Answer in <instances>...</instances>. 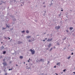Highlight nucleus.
<instances>
[{
    "mask_svg": "<svg viewBox=\"0 0 75 75\" xmlns=\"http://www.w3.org/2000/svg\"><path fill=\"white\" fill-rule=\"evenodd\" d=\"M3 64L4 65V66L7 65V63L6 62L3 63Z\"/></svg>",
    "mask_w": 75,
    "mask_h": 75,
    "instance_id": "6e6552de",
    "label": "nucleus"
},
{
    "mask_svg": "<svg viewBox=\"0 0 75 75\" xmlns=\"http://www.w3.org/2000/svg\"><path fill=\"white\" fill-rule=\"evenodd\" d=\"M45 40H47V38H45Z\"/></svg>",
    "mask_w": 75,
    "mask_h": 75,
    "instance_id": "79ce46f5",
    "label": "nucleus"
},
{
    "mask_svg": "<svg viewBox=\"0 0 75 75\" xmlns=\"http://www.w3.org/2000/svg\"><path fill=\"white\" fill-rule=\"evenodd\" d=\"M5 38H6V39H7V38H6V37Z\"/></svg>",
    "mask_w": 75,
    "mask_h": 75,
    "instance_id": "13d9d810",
    "label": "nucleus"
},
{
    "mask_svg": "<svg viewBox=\"0 0 75 75\" xmlns=\"http://www.w3.org/2000/svg\"><path fill=\"white\" fill-rule=\"evenodd\" d=\"M53 3H54V0H52L51 1V4H50V6H51L52 5Z\"/></svg>",
    "mask_w": 75,
    "mask_h": 75,
    "instance_id": "20e7f679",
    "label": "nucleus"
},
{
    "mask_svg": "<svg viewBox=\"0 0 75 75\" xmlns=\"http://www.w3.org/2000/svg\"><path fill=\"white\" fill-rule=\"evenodd\" d=\"M3 62H4L5 61V59H4L3 60Z\"/></svg>",
    "mask_w": 75,
    "mask_h": 75,
    "instance_id": "2f4dec72",
    "label": "nucleus"
},
{
    "mask_svg": "<svg viewBox=\"0 0 75 75\" xmlns=\"http://www.w3.org/2000/svg\"><path fill=\"white\" fill-rule=\"evenodd\" d=\"M6 28H2V30H6Z\"/></svg>",
    "mask_w": 75,
    "mask_h": 75,
    "instance_id": "a211bd4d",
    "label": "nucleus"
},
{
    "mask_svg": "<svg viewBox=\"0 0 75 75\" xmlns=\"http://www.w3.org/2000/svg\"><path fill=\"white\" fill-rule=\"evenodd\" d=\"M59 63H58L57 64V65H58V64H59Z\"/></svg>",
    "mask_w": 75,
    "mask_h": 75,
    "instance_id": "ea45409f",
    "label": "nucleus"
},
{
    "mask_svg": "<svg viewBox=\"0 0 75 75\" xmlns=\"http://www.w3.org/2000/svg\"><path fill=\"white\" fill-rule=\"evenodd\" d=\"M27 69H30V67H29L28 68H27Z\"/></svg>",
    "mask_w": 75,
    "mask_h": 75,
    "instance_id": "c85d7f7f",
    "label": "nucleus"
},
{
    "mask_svg": "<svg viewBox=\"0 0 75 75\" xmlns=\"http://www.w3.org/2000/svg\"><path fill=\"white\" fill-rule=\"evenodd\" d=\"M74 54V53H73V52L71 53V55H72Z\"/></svg>",
    "mask_w": 75,
    "mask_h": 75,
    "instance_id": "4c0bfd02",
    "label": "nucleus"
},
{
    "mask_svg": "<svg viewBox=\"0 0 75 75\" xmlns=\"http://www.w3.org/2000/svg\"><path fill=\"white\" fill-rule=\"evenodd\" d=\"M55 28L57 30H58V29L57 27H55Z\"/></svg>",
    "mask_w": 75,
    "mask_h": 75,
    "instance_id": "a878e982",
    "label": "nucleus"
},
{
    "mask_svg": "<svg viewBox=\"0 0 75 75\" xmlns=\"http://www.w3.org/2000/svg\"><path fill=\"white\" fill-rule=\"evenodd\" d=\"M39 62H40V61H41V62H44V60L42 59H40V60H39Z\"/></svg>",
    "mask_w": 75,
    "mask_h": 75,
    "instance_id": "0eeeda50",
    "label": "nucleus"
},
{
    "mask_svg": "<svg viewBox=\"0 0 75 75\" xmlns=\"http://www.w3.org/2000/svg\"><path fill=\"white\" fill-rule=\"evenodd\" d=\"M28 42H32V41H31V40H28Z\"/></svg>",
    "mask_w": 75,
    "mask_h": 75,
    "instance_id": "393cba45",
    "label": "nucleus"
},
{
    "mask_svg": "<svg viewBox=\"0 0 75 75\" xmlns=\"http://www.w3.org/2000/svg\"><path fill=\"white\" fill-rule=\"evenodd\" d=\"M25 62H24L23 64H25Z\"/></svg>",
    "mask_w": 75,
    "mask_h": 75,
    "instance_id": "e2e57ef3",
    "label": "nucleus"
},
{
    "mask_svg": "<svg viewBox=\"0 0 75 75\" xmlns=\"http://www.w3.org/2000/svg\"><path fill=\"white\" fill-rule=\"evenodd\" d=\"M11 70H13V69H12V68L11 69H8V71H11Z\"/></svg>",
    "mask_w": 75,
    "mask_h": 75,
    "instance_id": "bb28decb",
    "label": "nucleus"
},
{
    "mask_svg": "<svg viewBox=\"0 0 75 75\" xmlns=\"http://www.w3.org/2000/svg\"><path fill=\"white\" fill-rule=\"evenodd\" d=\"M1 44H3V42H1Z\"/></svg>",
    "mask_w": 75,
    "mask_h": 75,
    "instance_id": "4d7b16f0",
    "label": "nucleus"
},
{
    "mask_svg": "<svg viewBox=\"0 0 75 75\" xmlns=\"http://www.w3.org/2000/svg\"><path fill=\"white\" fill-rule=\"evenodd\" d=\"M52 38H51V39H50V38H48V40H47V41H48V42H50V41H52Z\"/></svg>",
    "mask_w": 75,
    "mask_h": 75,
    "instance_id": "39448f33",
    "label": "nucleus"
},
{
    "mask_svg": "<svg viewBox=\"0 0 75 75\" xmlns=\"http://www.w3.org/2000/svg\"><path fill=\"white\" fill-rule=\"evenodd\" d=\"M20 58L21 59H23V57L22 56H20Z\"/></svg>",
    "mask_w": 75,
    "mask_h": 75,
    "instance_id": "2eb2a0df",
    "label": "nucleus"
},
{
    "mask_svg": "<svg viewBox=\"0 0 75 75\" xmlns=\"http://www.w3.org/2000/svg\"><path fill=\"white\" fill-rule=\"evenodd\" d=\"M28 67V66H27V67Z\"/></svg>",
    "mask_w": 75,
    "mask_h": 75,
    "instance_id": "338daca9",
    "label": "nucleus"
},
{
    "mask_svg": "<svg viewBox=\"0 0 75 75\" xmlns=\"http://www.w3.org/2000/svg\"><path fill=\"white\" fill-rule=\"evenodd\" d=\"M55 74H56V75H58V74H57V73H55Z\"/></svg>",
    "mask_w": 75,
    "mask_h": 75,
    "instance_id": "a18cd8bd",
    "label": "nucleus"
},
{
    "mask_svg": "<svg viewBox=\"0 0 75 75\" xmlns=\"http://www.w3.org/2000/svg\"><path fill=\"white\" fill-rule=\"evenodd\" d=\"M12 2H13V3L15 4H17V1H16V0H13Z\"/></svg>",
    "mask_w": 75,
    "mask_h": 75,
    "instance_id": "7ed1b4c3",
    "label": "nucleus"
},
{
    "mask_svg": "<svg viewBox=\"0 0 75 75\" xmlns=\"http://www.w3.org/2000/svg\"><path fill=\"white\" fill-rule=\"evenodd\" d=\"M18 42L19 44H21V43H22L20 41H19Z\"/></svg>",
    "mask_w": 75,
    "mask_h": 75,
    "instance_id": "6ab92c4d",
    "label": "nucleus"
},
{
    "mask_svg": "<svg viewBox=\"0 0 75 75\" xmlns=\"http://www.w3.org/2000/svg\"><path fill=\"white\" fill-rule=\"evenodd\" d=\"M71 11H72V10H70Z\"/></svg>",
    "mask_w": 75,
    "mask_h": 75,
    "instance_id": "0e129e2a",
    "label": "nucleus"
},
{
    "mask_svg": "<svg viewBox=\"0 0 75 75\" xmlns=\"http://www.w3.org/2000/svg\"><path fill=\"white\" fill-rule=\"evenodd\" d=\"M61 11H63V10L62 9Z\"/></svg>",
    "mask_w": 75,
    "mask_h": 75,
    "instance_id": "de8ad7c7",
    "label": "nucleus"
},
{
    "mask_svg": "<svg viewBox=\"0 0 75 75\" xmlns=\"http://www.w3.org/2000/svg\"><path fill=\"white\" fill-rule=\"evenodd\" d=\"M67 38L66 37H65L64 38H63V40H66V39Z\"/></svg>",
    "mask_w": 75,
    "mask_h": 75,
    "instance_id": "5701e85b",
    "label": "nucleus"
},
{
    "mask_svg": "<svg viewBox=\"0 0 75 75\" xmlns=\"http://www.w3.org/2000/svg\"><path fill=\"white\" fill-rule=\"evenodd\" d=\"M52 48H51L50 49V51H52Z\"/></svg>",
    "mask_w": 75,
    "mask_h": 75,
    "instance_id": "4be33fe9",
    "label": "nucleus"
},
{
    "mask_svg": "<svg viewBox=\"0 0 75 75\" xmlns=\"http://www.w3.org/2000/svg\"><path fill=\"white\" fill-rule=\"evenodd\" d=\"M73 74H75V72H73Z\"/></svg>",
    "mask_w": 75,
    "mask_h": 75,
    "instance_id": "09e8293b",
    "label": "nucleus"
},
{
    "mask_svg": "<svg viewBox=\"0 0 75 75\" xmlns=\"http://www.w3.org/2000/svg\"><path fill=\"white\" fill-rule=\"evenodd\" d=\"M66 48L65 47V48H64V50H65Z\"/></svg>",
    "mask_w": 75,
    "mask_h": 75,
    "instance_id": "5fc2aeb1",
    "label": "nucleus"
},
{
    "mask_svg": "<svg viewBox=\"0 0 75 75\" xmlns=\"http://www.w3.org/2000/svg\"><path fill=\"white\" fill-rule=\"evenodd\" d=\"M31 38V36H27L26 38Z\"/></svg>",
    "mask_w": 75,
    "mask_h": 75,
    "instance_id": "423d86ee",
    "label": "nucleus"
},
{
    "mask_svg": "<svg viewBox=\"0 0 75 75\" xmlns=\"http://www.w3.org/2000/svg\"><path fill=\"white\" fill-rule=\"evenodd\" d=\"M16 66H17H17H18V65H17V64H16Z\"/></svg>",
    "mask_w": 75,
    "mask_h": 75,
    "instance_id": "603ef678",
    "label": "nucleus"
},
{
    "mask_svg": "<svg viewBox=\"0 0 75 75\" xmlns=\"http://www.w3.org/2000/svg\"><path fill=\"white\" fill-rule=\"evenodd\" d=\"M2 3H1L0 4V5L2 4Z\"/></svg>",
    "mask_w": 75,
    "mask_h": 75,
    "instance_id": "052dcab7",
    "label": "nucleus"
},
{
    "mask_svg": "<svg viewBox=\"0 0 75 75\" xmlns=\"http://www.w3.org/2000/svg\"><path fill=\"white\" fill-rule=\"evenodd\" d=\"M10 17L12 18L13 21H16V19L14 18V16H13V15H11Z\"/></svg>",
    "mask_w": 75,
    "mask_h": 75,
    "instance_id": "f257e3e1",
    "label": "nucleus"
},
{
    "mask_svg": "<svg viewBox=\"0 0 75 75\" xmlns=\"http://www.w3.org/2000/svg\"><path fill=\"white\" fill-rule=\"evenodd\" d=\"M44 12H45V13H44L46 14V11H44Z\"/></svg>",
    "mask_w": 75,
    "mask_h": 75,
    "instance_id": "f704fd0d",
    "label": "nucleus"
},
{
    "mask_svg": "<svg viewBox=\"0 0 75 75\" xmlns=\"http://www.w3.org/2000/svg\"><path fill=\"white\" fill-rule=\"evenodd\" d=\"M44 7L45 8V7H46V6H44Z\"/></svg>",
    "mask_w": 75,
    "mask_h": 75,
    "instance_id": "c03bdc74",
    "label": "nucleus"
},
{
    "mask_svg": "<svg viewBox=\"0 0 75 75\" xmlns=\"http://www.w3.org/2000/svg\"><path fill=\"white\" fill-rule=\"evenodd\" d=\"M49 50L48 48H47L46 49V50Z\"/></svg>",
    "mask_w": 75,
    "mask_h": 75,
    "instance_id": "e433bc0d",
    "label": "nucleus"
},
{
    "mask_svg": "<svg viewBox=\"0 0 75 75\" xmlns=\"http://www.w3.org/2000/svg\"><path fill=\"white\" fill-rule=\"evenodd\" d=\"M6 53V51H4L3 52V54H5Z\"/></svg>",
    "mask_w": 75,
    "mask_h": 75,
    "instance_id": "f3484780",
    "label": "nucleus"
},
{
    "mask_svg": "<svg viewBox=\"0 0 75 75\" xmlns=\"http://www.w3.org/2000/svg\"><path fill=\"white\" fill-rule=\"evenodd\" d=\"M62 73H63V72H62L61 73V74H62Z\"/></svg>",
    "mask_w": 75,
    "mask_h": 75,
    "instance_id": "bf43d9fd",
    "label": "nucleus"
},
{
    "mask_svg": "<svg viewBox=\"0 0 75 75\" xmlns=\"http://www.w3.org/2000/svg\"><path fill=\"white\" fill-rule=\"evenodd\" d=\"M45 13H44L43 14V16H45Z\"/></svg>",
    "mask_w": 75,
    "mask_h": 75,
    "instance_id": "473e14b6",
    "label": "nucleus"
},
{
    "mask_svg": "<svg viewBox=\"0 0 75 75\" xmlns=\"http://www.w3.org/2000/svg\"><path fill=\"white\" fill-rule=\"evenodd\" d=\"M44 34H46V33H44Z\"/></svg>",
    "mask_w": 75,
    "mask_h": 75,
    "instance_id": "6e6d98bb",
    "label": "nucleus"
},
{
    "mask_svg": "<svg viewBox=\"0 0 75 75\" xmlns=\"http://www.w3.org/2000/svg\"><path fill=\"white\" fill-rule=\"evenodd\" d=\"M6 27H8V28H10V26H8V25H6Z\"/></svg>",
    "mask_w": 75,
    "mask_h": 75,
    "instance_id": "aec40b11",
    "label": "nucleus"
},
{
    "mask_svg": "<svg viewBox=\"0 0 75 75\" xmlns=\"http://www.w3.org/2000/svg\"><path fill=\"white\" fill-rule=\"evenodd\" d=\"M25 30H23L21 31V33H25Z\"/></svg>",
    "mask_w": 75,
    "mask_h": 75,
    "instance_id": "412c9836",
    "label": "nucleus"
},
{
    "mask_svg": "<svg viewBox=\"0 0 75 75\" xmlns=\"http://www.w3.org/2000/svg\"><path fill=\"white\" fill-rule=\"evenodd\" d=\"M43 41H45V40H43Z\"/></svg>",
    "mask_w": 75,
    "mask_h": 75,
    "instance_id": "864d4df0",
    "label": "nucleus"
},
{
    "mask_svg": "<svg viewBox=\"0 0 75 75\" xmlns=\"http://www.w3.org/2000/svg\"><path fill=\"white\" fill-rule=\"evenodd\" d=\"M70 58H71V56H70L69 57H68L67 59H70Z\"/></svg>",
    "mask_w": 75,
    "mask_h": 75,
    "instance_id": "cd10ccee",
    "label": "nucleus"
},
{
    "mask_svg": "<svg viewBox=\"0 0 75 75\" xmlns=\"http://www.w3.org/2000/svg\"><path fill=\"white\" fill-rule=\"evenodd\" d=\"M4 48V47L3 46H2V47H1V50H3Z\"/></svg>",
    "mask_w": 75,
    "mask_h": 75,
    "instance_id": "9b49d317",
    "label": "nucleus"
},
{
    "mask_svg": "<svg viewBox=\"0 0 75 75\" xmlns=\"http://www.w3.org/2000/svg\"><path fill=\"white\" fill-rule=\"evenodd\" d=\"M28 62H30V60H28Z\"/></svg>",
    "mask_w": 75,
    "mask_h": 75,
    "instance_id": "3c124183",
    "label": "nucleus"
},
{
    "mask_svg": "<svg viewBox=\"0 0 75 75\" xmlns=\"http://www.w3.org/2000/svg\"><path fill=\"white\" fill-rule=\"evenodd\" d=\"M22 4H21V6H24V2H21Z\"/></svg>",
    "mask_w": 75,
    "mask_h": 75,
    "instance_id": "f8f14e48",
    "label": "nucleus"
},
{
    "mask_svg": "<svg viewBox=\"0 0 75 75\" xmlns=\"http://www.w3.org/2000/svg\"><path fill=\"white\" fill-rule=\"evenodd\" d=\"M26 33H30V31H29L28 30H26Z\"/></svg>",
    "mask_w": 75,
    "mask_h": 75,
    "instance_id": "4468645a",
    "label": "nucleus"
},
{
    "mask_svg": "<svg viewBox=\"0 0 75 75\" xmlns=\"http://www.w3.org/2000/svg\"><path fill=\"white\" fill-rule=\"evenodd\" d=\"M1 3H4V2H3V1H1Z\"/></svg>",
    "mask_w": 75,
    "mask_h": 75,
    "instance_id": "37998d69",
    "label": "nucleus"
},
{
    "mask_svg": "<svg viewBox=\"0 0 75 75\" xmlns=\"http://www.w3.org/2000/svg\"><path fill=\"white\" fill-rule=\"evenodd\" d=\"M65 71H66V69H64L63 70V72H65Z\"/></svg>",
    "mask_w": 75,
    "mask_h": 75,
    "instance_id": "c756f323",
    "label": "nucleus"
},
{
    "mask_svg": "<svg viewBox=\"0 0 75 75\" xmlns=\"http://www.w3.org/2000/svg\"><path fill=\"white\" fill-rule=\"evenodd\" d=\"M51 44H49V45H48V47H49V48H50V47H51Z\"/></svg>",
    "mask_w": 75,
    "mask_h": 75,
    "instance_id": "1a4fd4ad",
    "label": "nucleus"
},
{
    "mask_svg": "<svg viewBox=\"0 0 75 75\" xmlns=\"http://www.w3.org/2000/svg\"><path fill=\"white\" fill-rule=\"evenodd\" d=\"M66 31H67V33H68V32H69V31L68 30H67Z\"/></svg>",
    "mask_w": 75,
    "mask_h": 75,
    "instance_id": "c9c22d12",
    "label": "nucleus"
},
{
    "mask_svg": "<svg viewBox=\"0 0 75 75\" xmlns=\"http://www.w3.org/2000/svg\"><path fill=\"white\" fill-rule=\"evenodd\" d=\"M56 45H58V46L59 45H60V44H59V42H57L56 43Z\"/></svg>",
    "mask_w": 75,
    "mask_h": 75,
    "instance_id": "9d476101",
    "label": "nucleus"
},
{
    "mask_svg": "<svg viewBox=\"0 0 75 75\" xmlns=\"http://www.w3.org/2000/svg\"><path fill=\"white\" fill-rule=\"evenodd\" d=\"M13 30V29H11V30Z\"/></svg>",
    "mask_w": 75,
    "mask_h": 75,
    "instance_id": "8fccbe9b",
    "label": "nucleus"
},
{
    "mask_svg": "<svg viewBox=\"0 0 75 75\" xmlns=\"http://www.w3.org/2000/svg\"><path fill=\"white\" fill-rule=\"evenodd\" d=\"M26 65H27V64H26Z\"/></svg>",
    "mask_w": 75,
    "mask_h": 75,
    "instance_id": "69168bd1",
    "label": "nucleus"
},
{
    "mask_svg": "<svg viewBox=\"0 0 75 75\" xmlns=\"http://www.w3.org/2000/svg\"><path fill=\"white\" fill-rule=\"evenodd\" d=\"M29 60H30V59H29Z\"/></svg>",
    "mask_w": 75,
    "mask_h": 75,
    "instance_id": "680f3d73",
    "label": "nucleus"
},
{
    "mask_svg": "<svg viewBox=\"0 0 75 75\" xmlns=\"http://www.w3.org/2000/svg\"><path fill=\"white\" fill-rule=\"evenodd\" d=\"M35 39H34V38H33L32 41H35Z\"/></svg>",
    "mask_w": 75,
    "mask_h": 75,
    "instance_id": "dca6fc26",
    "label": "nucleus"
},
{
    "mask_svg": "<svg viewBox=\"0 0 75 75\" xmlns=\"http://www.w3.org/2000/svg\"><path fill=\"white\" fill-rule=\"evenodd\" d=\"M8 38L9 40H10V38Z\"/></svg>",
    "mask_w": 75,
    "mask_h": 75,
    "instance_id": "58836bf2",
    "label": "nucleus"
},
{
    "mask_svg": "<svg viewBox=\"0 0 75 75\" xmlns=\"http://www.w3.org/2000/svg\"><path fill=\"white\" fill-rule=\"evenodd\" d=\"M10 63H11V62H10Z\"/></svg>",
    "mask_w": 75,
    "mask_h": 75,
    "instance_id": "774afa93",
    "label": "nucleus"
},
{
    "mask_svg": "<svg viewBox=\"0 0 75 75\" xmlns=\"http://www.w3.org/2000/svg\"><path fill=\"white\" fill-rule=\"evenodd\" d=\"M69 29H70V30H72V29H73V28L71 27H70L69 28Z\"/></svg>",
    "mask_w": 75,
    "mask_h": 75,
    "instance_id": "ddd939ff",
    "label": "nucleus"
},
{
    "mask_svg": "<svg viewBox=\"0 0 75 75\" xmlns=\"http://www.w3.org/2000/svg\"><path fill=\"white\" fill-rule=\"evenodd\" d=\"M60 16H61V14H60L59 15V16L60 17Z\"/></svg>",
    "mask_w": 75,
    "mask_h": 75,
    "instance_id": "a19ab883",
    "label": "nucleus"
},
{
    "mask_svg": "<svg viewBox=\"0 0 75 75\" xmlns=\"http://www.w3.org/2000/svg\"><path fill=\"white\" fill-rule=\"evenodd\" d=\"M54 68H56V66H55L54 67Z\"/></svg>",
    "mask_w": 75,
    "mask_h": 75,
    "instance_id": "72a5a7b5",
    "label": "nucleus"
},
{
    "mask_svg": "<svg viewBox=\"0 0 75 75\" xmlns=\"http://www.w3.org/2000/svg\"><path fill=\"white\" fill-rule=\"evenodd\" d=\"M43 4H45V2H44L43 3Z\"/></svg>",
    "mask_w": 75,
    "mask_h": 75,
    "instance_id": "49530a36",
    "label": "nucleus"
},
{
    "mask_svg": "<svg viewBox=\"0 0 75 75\" xmlns=\"http://www.w3.org/2000/svg\"><path fill=\"white\" fill-rule=\"evenodd\" d=\"M48 63H47V64H49V63H50V61H48Z\"/></svg>",
    "mask_w": 75,
    "mask_h": 75,
    "instance_id": "7c9ffc66",
    "label": "nucleus"
},
{
    "mask_svg": "<svg viewBox=\"0 0 75 75\" xmlns=\"http://www.w3.org/2000/svg\"><path fill=\"white\" fill-rule=\"evenodd\" d=\"M30 51L31 52V54H32V55H33L34 54H35V51H33V50L32 49H30Z\"/></svg>",
    "mask_w": 75,
    "mask_h": 75,
    "instance_id": "f03ea898",
    "label": "nucleus"
},
{
    "mask_svg": "<svg viewBox=\"0 0 75 75\" xmlns=\"http://www.w3.org/2000/svg\"><path fill=\"white\" fill-rule=\"evenodd\" d=\"M57 28L58 29H59V28H60V26H57Z\"/></svg>",
    "mask_w": 75,
    "mask_h": 75,
    "instance_id": "b1692460",
    "label": "nucleus"
}]
</instances>
